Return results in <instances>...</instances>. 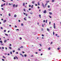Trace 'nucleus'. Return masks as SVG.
Returning <instances> with one entry per match:
<instances>
[{
    "instance_id": "f257e3e1",
    "label": "nucleus",
    "mask_w": 61,
    "mask_h": 61,
    "mask_svg": "<svg viewBox=\"0 0 61 61\" xmlns=\"http://www.w3.org/2000/svg\"><path fill=\"white\" fill-rule=\"evenodd\" d=\"M53 24H54V28L55 29V28H56V26L55 25H56V24H55V23H54Z\"/></svg>"
},
{
    "instance_id": "f03ea898",
    "label": "nucleus",
    "mask_w": 61,
    "mask_h": 61,
    "mask_svg": "<svg viewBox=\"0 0 61 61\" xmlns=\"http://www.w3.org/2000/svg\"><path fill=\"white\" fill-rule=\"evenodd\" d=\"M43 12L44 14H46V10H44Z\"/></svg>"
},
{
    "instance_id": "7ed1b4c3",
    "label": "nucleus",
    "mask_w": 61,
    "mask_h": 61,
    "mask_svg": "<svg viewBox=\"0 0 61 61\" xmlns=\"http://www.w3.org/2000/svg\"><path fill=\"white\" fill-rule=\"evenodd\" d=\"M6 21V20H4L3 21V23H5Z\"/></svg>"
},
{
    "instance_id": "20e7f679",
    "label": "nucleus",
    "mask_w": 61,
    "mask_h": 61,
    "mask_svg": "<svg viewBox=\"0 0 61 61\" xmlns=\"http://www.w3.org/2000/svg\"><path fill=\"white\" fill-rule=\"evenodd\" d=\"M49 13L50 15H52V13L51 12H49Z\"/></svg>"
},
{
    "instance_id": "39448f33",
    "label": "nucleus",
    "mask_w": 61,
    "mask_h": 61,
    "mask_svg": "<svg viewBox=\"0 0 61 61\" xmlns=\"http://www.w3.org/2000/svg\"><path fill=\"white\" fill-rule=\"evenodd\" d=\"M6 41H7V40H5L4 41V42L5 43L6 42Z\"/></svg>"
},
{
    "instance_id": "423d86ee",
    "label": "nucleus",
    "mask_w": 61,
    "mask_h": 61,
    "mask_svg": "<svg viewBox=\"0 0 61 61\" xmlns=\"http://www.w3.org/2000/svg\"><path fill=\"white\" fill-rule=\"evenodd\" d=\"M39 17H40V18H41V15H39Z\"/></svg>"
},
{
    "instance_id": "0eeeda50",
    "label": "nucleus",
    "mask_w": 61,
    "mask_h": 61,
    "mask_svg": "<svg viewBox=\"0 0 61 61\" xmlns=\"http://www.w3.org/2000/svg\"><path fill=\"white\" fill-rule=\"evenodd\" d=\"M15 7V4H14L13 5V7Z\"/></svg>"
},
{
    "instance_id": "6e6552de",
    "label": "nucleus",
    "mask_w": 61,
    "mask_h": 61,
    "mask_svg": "<svg viewBox=\"0 0 61 61\" xmlns=\"http://www.w3.org/2000/svg\"><path fill=\"white\" fill-rule=\"evenodd\" d=\"M42 5H43V6L44 7V8H45V7L44 6V4H43L42 3Z\"/></svg>"
},
{
    "instance_id": "1a4fd4ad",
    "label": "nucleus",
    "mask_w": 61,
    "mask_h": 61,
    "mask_svg": "<svg viewBox=\"0 0 61 61\" xmlns=\"http://www.w3.org/2000/svg\"><path fill=\"white\" fill-rule=\"evenodd\" d=\"M15 17H16V15H14Z\"/></svg>"
},
{
    "instance_id": "9d476101",
    "label": "nucleus",
    "mask_w": 61,
    "mask_h": 61,
    "mask_svg": "<svg viewBox=\"0 0 61 61\" xmlns=\"http://www.w3.org/2000/svg\"><path fill=\"white\" fill-rule=\"evenodd\" d=\"M3 58H6V57H5V56H3Z\"/></svg>"
},
{
    "instance_id": "9b49d317",
    "label": "nucleus",
    "mask_w": 61,
    "mask_h": 61,
    "mask_svg": "<svg viewBox=\"0 0 61 61\" xmlns=\"http://www.w3.org/2000/svg\"><path fill=\"white\" fill-rule=\"evenodd\" d=\"M25 4V2H24L23 5V6H24Z\"/></svg>"
},
{
    "instance_id": "f8f14e48",
    "label": "nucleus",
    "mask_w": 61,
    "mask_h": 61,
    "mask_svg": "<svg viewBox=\"0 0 61 61\" xmlns=\"http://www.w3.org/2000/svg\"><path fill=\"white\" fill-rule=\"evenodd\" d=\"M9 49H12V48H11V47H9Z\"/></svg>"
},
{
    "instance_id": "ddd939ff",
    "label": "nucleus",
    "mask_w": 61,
    "mask_h": 61,
    "mask_svg": "<svg viewBox=\"0 0 61 61\" xmlns=\"http://www.w3.org/2000/svg\"><path fill=\"white\" fill-rule=\"evenodd\" d=\"M32 4H35V2H34V1H32Z\"/></svg>"
},
{
    "instance_id": "4468645a",
    "label": "nucleus",
    "mask_w": 61,
    "mask_h": 61,
    "mask_svg": "<svg viewBox=\"0 0 61 61\" xmlns=\"http://www.w3.org/2000/svg\"><path fill=\"white\" fill-rule=\"evenodd\" d=\"M51 49V48H50V47H49L48 48V50H50Z\"/></svg>"
},
{
    "instance_id": "2eb2a0df",
    "label": "nucleus",
    "mask_w": 61,
    "mask_h": 61,
    "mask_svg": "<svg viewBox=\"0 0 61 61\" xmlns=\"http://www.w3.org/2000/svg\"><path fill=\"white\" fill-rule=\"evenodd\" d=\"M47 31H48V32L49 31V29H48V28L47 29Z\"/></svg>"
},
{
    "instance_id": "dca6fc26",
    "label": "nucleus",
    "mask_w": 61,
    "mask_h": 61,
    "mask_svg": "<svg viewBox=\"0 0 61 61\" xmlns=\"http://www.w3.org/2000/svg\"><path fill=\"white\" fill-rule=\"evenodd\" d=\"M49 2V0L48 1H46V3H48V2Z\"/></svg>"
},
{
    "instance_id": "f3484780",
    "label": "nucleus",
    "mask_w": 61,
    "mask_h": 61,
    "mask_svg": "<svg viewBox=\"0 0 61 61\" xmlns=\"http://www.w3.org/2000/svg\"><path fill=\"white\" fill-rule=\"evenodd\" d=\"M8 15H9V16H11V15L10 14V13H9Z\"/></svg>"
},
{
    "instance_id": "a211bd4d",
    "label": "nucleus",
    "mask_w": 61,
    "mask_h": 61,
    "mask_svg": "<svg viewBox=\"0 0 61 61\" xmlns=\"http://www.w3.org/2000/svg\"><path fill=\"white\" fill-rule=\"evenodd\" d=\"M33 6H34V5H32L31 6V8H33Z\"/></svg>"
},
{
    "instance_id": "6ab92c4d",
    "label": "nucleus",
    "mask_w": 61,
    "mask_h": 61,
    "mask_svg": "<svg viewBox=\"0 0 61 61\" xmlns=\"http://www.w3.org/2000/svg\"><path fill=\"white\" fill-rule=\"evenodd\" d=\"M53 35H55V32H54V31L53 32Z\"/></svg>"
},
{
    "instance_id": "aec40b11",
    "label": "nucleus",
    "mask_w": 61,
    "mask_h": 61,
    "mask_svg": "<svg viewBox=\"0 0 61 61\" xmlns=\"http://www.w3.org/2000/svg\"><path fill=\"white\" fill-rule=\"evenodd\" d=\"M38 5H40V4H39V2L38 3Z\"/></svg>"
},
{
    "instance_id": "412c9836",
    "label": "nucleus",
    "mask_w": 61,
    "mask_h": 61,
    "mask_svg": "<svg viewBox=\"0 0 61 61\" xmlns=\"http://www.w3.org/2000/svg\"><path fill=\"white\" fill-rule=\"evenodd\" d=\"M54 1H55V0H52V2H54Z\"/></svg>"
},
{
    "instance_id": "4be33fe9",
    "label": "nucleus",
    "mask_w": 61,
    "mask_h": 61,
    "mask_svg": "<svg viewBox=\"0 0 61 61\" xmlns=\"http://www.w3.org/2000/svg\"><path fill=\"white\" fill-rule=\"evenodd\" d=\"M24 20H25V21H26V19H25V18H24Z\"/></svg>"
},
{
    "instance_id": "5701e85b",
    "label": "nucleus",
    "mask_w": 61,
    "mask_h": 61,
    "mask_svg": "<svg viewBox=\"0 0 61 61\" xmlns=\"http://www.w3.org/2000/svg\"><path fill=\"white\" fill-rule=\"evenodd\" d=\"M49 17H50V18H51V16H50V15H49Z\"/></svg>"
},
{
    "instance_id": "b1692460",
    "label": "nucleus",
    "mask_w": 61,
    "mask_h": 61,
    "mask_svg": "<svg viewBox=\"0 0 61 61\" xmlns=\"http://www.w3.org/2000/svg\"><path fill=\"white\" fill-rule=\"evenodd\" d=\"M49 11H51V9H48Z\"/></svg>"
},
{
    "instance_id": "393cba45",
    "label": "nucleus",
    "mask_w": 61,
    "mask_h": 61,
    "mask_svg": "<svg viewBox=\"0 0 61 61\" xmlns=\"http://www.w3.org/2000/svg\"><path fill=\"white\" fill-rule=\"evenodd\" d=\"M57 50H59V49H60V48H57Z\"/></svg>"
},
{
    "instance_id": "a878e982",
    "label": "nucleus",
    "mask_w": 61,
    "mask_h": 61,
    "mask_svg": "<svg viewBox=\"0 0 61 61\" xmlns=\"http://www.w3.org/2000/svg\"><path fill=\"white\" fill-rule=\"evenodd\" d=\"M15 7H17V5H15Z\"/></svg>"
},
{
    "instance_id": "bb28decb",
    "label": "nucleus",
    "mask_w": 61,
    "mask_h": 61,
    "mask_svg": "<svg viewBox=\"0 0 61 61\" xmlns=\"http://www.w3.org/2000/svg\"><path fill=\"white\" fill-rule=\"evenodd\" d=\"M48 8H49V7H50V6L49 5H48Z\"/></svg>"
},
{
    "instance_id": "cd10ccee",
    "label": "nucleus",
    "mask_w": 61,
    "mask_h": 61,
    "mask_svg": "<svg viewBox=\"0 0 61 61\" xmlns=\"http://www.w3.org/2000/svg\"><path fill=\"white\" fill-rule=\"evenodd\" d=\"M24 11H25V12L26 11H25V9H24Z\"/></svg>"
},
{
    "instance_id": "c85d7f7f",
    "label": "nucleus",
    "mask_w": 61,
    "mask_h": 61,
    "mask_svg": "<svg viewBox=\"0 0 61 61\" xmlns=\"http://www.w3.org/2000/svg\"><path fill=\"white\" fill-rule=\"evenodd\" d=\"M0 42L1 43H2V41H0Z\"/></svg>"
},
{
    "instance_id": "c756f323",
    "label": "nucleus",
    "mask_w": 61,
    "mask_h": 61,
    "mask_svg": "<svg viewBox=\"0 0 61 61\" xmlns=\"http://www.w3.org/2000/svg\"><path fill=\"white\" fill-rule=\"evenodd\" d=\"M20 55H21V56H23V55H22V54H20Z\"/></svg>"
},
{
    "instance_id": "7c9ffc66",
    "label": "nucleus",
    "mask_w": 61,
    "mask_h": 61,
    "mask_svg": "<svg viewBox=\"0 0 61 61\" xmlns=\"http://www.w3.org/2000/svg\"><path fill=\"white\" fill-rule=\"evenodd\" d=\"M31 10V9L30 8L29 9V10Z\"/></svg>"
},
{
    "instance_id": "2f4dec72",
    "label": "nucleus",
    "mask_w": 61,
    "mask_h": 61,
    "mask_svg": "<svg viewBox=\"0 0 61 61\" xmlns=\"http://www.w3.org/2000/svg\"><path fill=\"white\" fill-rule=\"evenodd\" d=\"M24 56H25V57H26V55L25 54V55H24Z\"/></svg>"
},
{
    "instance_id": "473e14b6",
    "label": "nucleus",
    "mask_w": 61,
    "mask_h": 61,
    "mask_svg": "<svg viewBox=\"0 0 61 61\" xmlns=\"http://www.w3.org/2000/svg\"><path fill=\"white\" fill-rule=\"evenodd\" d=\"M35 6H37V4H35Z\"/></svg>"
},
{
    "instance_id": "72a5a7b5",
    "label": "nucleus",
    "mask_w": 61,
    "mask_h": 61,
    "mask_svg": "<svg viewBox=\"0 0 61 61\" xmlns=\"http://www.w3.org/2000/svg\"><path fill=\"white\" fill-rule=\"evenodd\" d=\"M21 26H23V23H21Z\"/></svg>"
},
{
    "instance_id": "f704fd0d",
    "label": "nucleus",
    "mask_w": 61,
    "mask_h": 61,
    "mask_svg": "<svg viewBox=\"0 0 61 61\" xmlns=\"http://www.w3.org/2000/svg\"><path fill=\"white\" fill-rule=\"evenodd\" d=\"M14 59H15H15H16L15 57H14Z\"/></svg>"
},
{
    "instance_id": "c9c22d12",
    "label": "nucleus",
    "mask_w": 61,
    "mask_h": 61,
    "mask_svg": "<svg viewBox=\"0 0 61 61\" xmlns=\"http://www.w3.org/2000/svg\"><path fill=\"white\" fill-rule=\"evenodd\" d=\"M2 61H5V60H4V59H2Z\"/></svg>"
},
{
    "instance_id": "e433bc0d",
    "label": "nucleus",
    "mask_w": 61,
    "mask_h": 61,
    "mask_svg": "<svg viewBox=\"0 0 61 61\" xmlns=\"http://www.w3.org/2000/svg\"><path fill=\"white\" fill-rule=\"evenodd\" d=\"M5 35H6V36H8V35L6 34H5Z\"/></svg>"
},
{
    "instance_id": "4c0bfd02",
    "label": "nucleus",
    "mask_w": 61,
    "mask_h": 61,
    "mask_svg": "<svg viewBox=\"0 0 61 61\" xmlns=\"http://www.w3.org/2000/svg\"><path fill=\"white\" fill-rule=\"evenodd\" d=\"M1 7H3V5H1Z\"/></svg>"
},
{
    "instance_id": "58836bf2",
    "label": "nucleus",
    "mask_w": 61,
    "mask_h": 61,
    "mask_svg": "<svg viewBox=\"0 0 61 61\" xmlns=\"http://www.w3.org/2000/svg\"><path fill=\"white\" fill-rule=\"evenodd\" d=\"M52 44H53V42H51V44L52 45Z\"/></svg>"
},
{
    "instance_id": "ea45409f",
    "label": "nucleus",
    "mask_w": 61,
    "mask_h": 61,
    "mask_svg": "<svg viewBox=\"0 0 61 61\" xmlns=\"http://www.w3.org/2000/svg\"><path fill=\"white\" fill-rule=\"evenodd\" d=\"M51 24V22L50 21L49 23V24L50 25Z\"/></svg>"
},
{
    "instance_id": "a19ab883",
    "label": "nucleus",
    "mask_w": 61,
    "mask_h": 61,
    "mask_svg": "<svg viewBox=\"0 0 61 61\" xmlns=\"http://www.w3.org/2000/svg\"><path fill=\"white\" fill-rule=\"evenodd\" d=\"M6 32V30H4V32Z\"/></svg>"
},
{
    "instance_id": "79ce46f5",
    "label": "nucleus",
    "mask_w": 61,
    "mask_h": 61,
    "mask_svg": "<svg viewBox=\"0 0 61 61\" xmlns=\"http://www.w3.org/2000/svg\"><path fill=\"white\" fill-rule=\"evenodd\" d=\"M20 50V48H18V50Z\"/></svg>"
},
{
    "instance_id": "37998d69",
    "label": "nucleus",
    "mask_w": 61,
    "mask_h": 61,
    "mask_svg": "<svg viewBox=\"0 0 61 61\" xmlns=\"http://www.w3.org/2000/svg\"><path fill=\"white\" fill-rule=\"evenodd\" d=\"M15 52V51L14 50H13V53H14Z\"/></svg>"
},
{
    "instance_id": "c03bdc74",
    "label": "nucleus",
    "mask_w": 61,
    "mask_h": 61,
    "mask_svg": "<svg viewBox=\"0 0 61 61\" xmlns=\"http://www.w3.org/2000/svg\"><path fill=\"white\" fill-rule=\"evenodd\" d=\"M9 5H11V4H10V3H9Z\"/></svg>"
},
{
    "instance_id": "a18cd8bd",
    "label": "nucleus",
    "mask_w": 61,
    "mask_h": 61,
    "mask_svg": "<svg viewBox=\"0 0 61 61\" xmlns=\"http://www.w3.org/2000/svg\"><path fill=\"white\" fill-rule=\"evenodd\" d=\"M39 51H41V50L39 49Z\"/></svg>"
},
{
    "instance_id": "49530a36",
    "label": "nucleus",
    "mask_w": 61,
    "mask_h": 61,
    "mask_svg": "<svg viewBox=\"0 0 61 61\" xmlns=\"http://www.w3.org/2000/svg\"><path fill=\"white\" fill-rule=\"evenodd\" d=\"M47 20H46V23H47Z\"/></svg>"
},
{
    "instance_id": "de8ad7c7",
    "label": "nucleus",
    "mask_w": 61,
    "mask_h": 61,
    "mask_svg": "<svg viewBox=\"0 0 61 61\" xmlns=\"http://www.w3.org/2000/svg\"><path fill=\"white\" fill-rule=\"evenodd\" d=\"M25 16H27V14H26L25 15Z\"/></svg>"
},
{
    "instance_id": "09e8293b",
    "label": "nucleus",
    "mask_w": 61,
    "mask_h": 61,
    "mask_svg": "<svg viewBox=\"0 0 61 61\" xmlns=\"http://www.w3.org/2000/svg\"><path fill=\"white\" fill-rule=\"evenodd\" d=\"M2 48L3 49H4V47H2Z\"/></svg>"
},
{
    "instance_id": "8fccbe9b",
    "label": "nucleus",
    "mask_w": 61,
    "mask_h": 61,
    "mask_svg": "<svg viewBox=\"0 0 61 61\" xmlns=\"http://www.w3.org/2000/svg\"><path fill=\"white\" fill-rule=\"evenodd\" d=\"M55 36H57V34H56Z\"/></svg>"
},
{
    "instance_id": "3c124183",
    "label": "nucleus",
    "mask_w": 61,
    "mask_h": 61,
    "mask_svg": "<svg viewBox=\"0 0 61 61\" xmlns=\"http://www.w3.org/2000/svg\"><path fill=\"white\" fill-rule=\"evenodd\" d=\"M1 9L2 10H4V8H2Z\"/></svg>"
},
{
    "instance_id": "603ef678",
    "label": "nucleus",
    "mask_w": 61,
    "mask_h": 61,
    "mask_svg": "<svg viewBox=\"0 0 61 61\" xmlns=\"http://www.w3.org/2000/svg\"><path fill=\"white\" fill-rule=\"evenodd\" d=\"M30 14H31V15H32V14H33V13H32H32H30Z\"/></svg>"
},
{
    "instance_id": "864d4df0",
    "label": "nucleus",
    "mask_w": 61,
    "mask_h": 61,
    "mask_svg": "<svg viewBox=\"0 0 61 61\" xmlns=\"http://www.w3.org/2000/svg\"><path fill=\"white\" fill-rule=\"evenodd\" d=\"M2 1H3L4 2H5V0H2Z\"/></svg>"
},
{
    "instance_id": "5fc2aeb1",
    "label": "nucleus",
    "mask_w": 61,
    "mask_h": 61,
    "mask_svg": "<svg viewBox=\"0 0 61 61\" xmlns=\"http://www.w3.org/2000/svg\"><path fill=\"white\" fill-rule=\"evenodd\" d=\"M5 3L4 4H3V5L4 6H5Z\"/></svg>"
},
{
    "instance_id": "6e6d98bb",
    "label": "nucleus",
    "mask_w": 61,
    "mask_h": 61,
    "mask_svg": "<svg viewBox=\"0 0 61 61\" xmlns=\"http://www.w3.org/2000/svg\"><path fill=\"white\" fill-rule=\"evenodd\" d=\"M29 7H31V6L30 5H29Z\"/></svg>"
},
{
    "instance_id": "4d7b16f0",
    "label": "nucleus",
    "mask_w": 61,
    "mask_h": 61,
    "mask_svg": "<svg viewBox=\"0 0 61 61\" xmlns=\"http://www.w3.org/2000/svg\"><path fill=\"white\" fill-rule=\"evenodd\" d=\"M42 36H44V35H43V34H42Z\"/></svg>"
},
{
    "instance_id": "13d9d810",
    "label": "nucleus",
    "mask_w": 61,
    "mask_h": 61,
    "mask_svg": "<svg viewBox=\"0 0 61 61\" xmlns=\"http://www.w3.org/2000/svg\"><path fill=\"white\" fill-rule=\"evenodd\" d=\"M16 57V58H17V59H18V58H17V57H16V56H15Z\"/></svg>"
},
{
    "instance_id": "bf43d9fd",
    "label": "nucleus",
    "mask_w": 61,
    "mask_h": 61,
    "mask_svg": "<svg viewBox=\"0 0 61 61\" xmlns=\"http://www.w3.org/2000/svg\"><path fill=\"white\" fill-rule=\"evenodd\" d=\"M41 56H42V55H43V54L42 53L41 54Z\"/></svg>"
},
{
    "instance_id": "052dcab7",
    "label": "nucleus",
    "mask_w": 61,
    "mask_h": 61,
    "mask_svg": "<svg viewBox=\"0 0 61 61\" xmlns=\"http://www.w3.org/2000/svg\"><path fill=\"white\" fill-rule=\"evenodd\" d=\"M20 40H22V38L20 37Z\"/></svg>"
},
{
    "instance_id": "680f3d73",
    "label": "nucleus",
    "mask_w": 61,
    "mask_h": 61,
    "mask_svg": "<svg viewBox=\"0 0 61 61\" xmlns=\"http://www.w3.org/2000/svg\"><path fill=\"white\" fill-rule=\"evenodd\" d=\"M10 46H12V45H11V44H10Z\"/></svg>"
},
{
    "instance_id": "e2e57ef3",
    "label": "nucleus",
    "mask_w": 61,
    "mask_h": 61,
    "mask_svg": "<svg viewBox=\"0 0 61 61\" xmlns=\"http://www.w3.org/2000/svg\"><path fill=\"white\" fill-rule=\"evenodd\" d=\"M21 48H23V46H21Z\"/></svg>"
},
{
    "instance_id": "0e129e2a",
    "label": "nucleus",
    "mask_w": 61,
    "mask_h": 61,
    "mask_svg": "<svg viewBox=\"0 0 61 61\" xmlns=\"http://www.w3.org/2000/svg\"><path fill=\"white\" fill-rule=\"evenodd\" d=\"M1 29H3V27H1Z\"/></svg>"
},
{
    "instance_id": "69168bd1",
    "label": "nucleus",
    "mask_w": 61,
    "mask_h": 61,
    "mask_svg": "<svg viewBox=\"0 0 61 61\" xmlns=\"http://www.w3.org/2000/svg\"><path fill=\"white\" fill-rule=\"evenodd\" d=\"M16 30L17 31V30H18V31H19V29H17Z\"/></svg>"
},
{
    "instance_id": "338daca9",
    "label": "nucleus",
    "mask_w": 61,
    "mask_h": 61,
    "mask_svg": "<svg viewBox=\"0 0 61 61\" xmlns=\"http://www.w3.org/2000/svg\"><path fill=\"white\" fill-rule=\"evenodd\" d=\"M15 27H17V26L15 25Z\"/></svg>"
},
{
    "instance_id": "774afa93",
    "label": "nucleus",
    "mask_w": 61,
    "mask_h": 61,
    "mask_svg": "<svg viewBox=\"0 0 61 61\" xmlns=\"http://www.w3.org/2000/svg\"><path fill=\"white\" fill-rule=\"evenodd\" d=\"M43 22H45V20H44Z\"/></svg>"
}]
</instances>
